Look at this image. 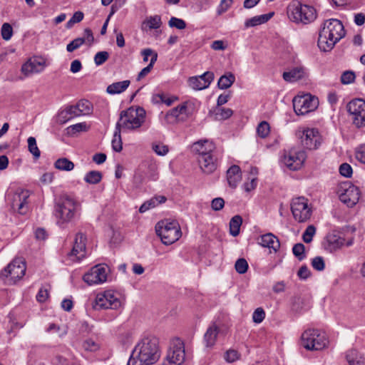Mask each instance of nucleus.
<instances>
[{
  "label": "nucleus",
  "mask_w": 365,
  "mask_h": 365,
  "mask_svg": "<svg viewBox=\"0 0 365 365\" xmlns=\"http://www.w3.org/2000/svg\"><path fill=\"white\" fill-rule=\"evenodd\" d=\"M82 38L85 39V43L89 46H91L94 42V36L92 31L88 28L84 30V36Z\"/></svg>",
  "instance_id": "nucleus-63"
},
{
  "label": "nucleus",
  "mask_w": 365,
  "mask_h": 365,
  "mask_svg": "<svg viewBox=\"0 0 365 365\" xmlns=\"http://www.w3.org/2000/svg\"><path fill=\"white\" fill-rule=\"evenodd\" d=\"M265 317V312L264 309L261 307H259L255 310L252 314L253 322L255 323H261Z\"/></svg>",
  "instance_id": "nucleus-58"
},
{
  "label": "nucleus",
  "mask_w": 365,
  "mask_h": 365,
  "mask_svg": "<svg viewBox=\"0 0 365 365\" xmlns=\"http://www.w3.org/2000/svg\"><path fill=\"white\" fill-rule=\"evenodd\" d=\"M235 268L239 274H245L248 269V263L245 259L240 258L236 261Z\"/></svg>",
  "instance_id": "nucleus-48"
},
{
  "label": "nucleus",
  "mask_w": 365,
  "mask_h": 365,
  "mask_svg": "<svg viewBox=\"0 0 365 365\" xmlns=\"http://www.w3.org/2000/svg\"><path fill=\"white\" fill-rule=\"evenodd\" d=\"M345 357L349 365H360L365 363L364 354L354 349L348 350Z\"/></svg>",
  "instance_id": "nucleus-30"
},
{
  "label": "nucleus",
  "mask_w": 365,
  "mask_h": 365,
  "mask_svg": "<svg viewBox=\"0 0 365 365\" xmlns=\"http://www.w3.org/2000/svg\"><path fill=\"white\" fill-rule=\"evenodd\" d=\"M353 170L351 166L348 163H342L339 166V173L346 178H350L352 175Z\"/></svg>",
  "instance_id": "nucleus-59"
},
{
  "label": "nucleus",
  "mask_w": 365,
  "mask_h": 365,
  "mask_svg": "<svg viewBox=\"0 0 365 365\" xmlns=\"http://www.w3.org/2000/svg\"><path fill=\"white\" fill-rule=\"evenodd\" d=\"M1 34L4 40H10L13 36L12 26L9 23H4L1 26Z\"/></svg>",
  "instance_id": "nucleus-47"
},
{
  "label": "nucleus",
  "mask_w": 365,
  "mask_h": 365,
  "mask_svg": "<svg viewBox=\"0 0 365 365\" xmlns=\"http://www.w3.org/2000/svg\"><path fill=\"white\" fill-rule=\"evenodd\" d=\"M27 142L29 152L34 155L35 159H38L41 155V152L37 146L36 138L34 137H29Z\"/></svg>",
  "instance_id": "nucleus-42"
},
{
  "label": "nucleus",
  "mask_w": 365,
  "mask_h": 365,
  "mask_svg": "<svg viewBox=\"0 0 365 365\" xmlns=\"http://www.w3.org/2000/svg\"><path fill=\"white\" fill-rule=\"evenodd\" d=\"M110 272L106 264H97L93 267L83 277V281L88 285L102 284L107 280Z\"/></svg>",
  "instance_id": "nucleus-16"
},
{
  "label": "nucleus",
  "mask_w": 365,
  "mask_h": 365,
  "mask_svg": "<svg viewBox=\"0 0 365 365\" xmlns=\"http://www.w3.org/2000/svg\"><path fill=\"white\" fill-rule=\"evenodd\" d=\"M302 346L307 350L320 351L326 348L329 341L326 334L319 329H309L302 334Z\"/></svg>",
  "instance_id": "nucleus-7"
},
{
  "label": "nucleus",
  "mask_w": 365,
  "mask_h": 365,
  "mask_svg": "<svg viewBox=\"0 0 365 365\" xmlns=\"http://www.w3.org/2000/svg\"><path fill=\"white\" fill-rule=\"evenodd\" d=\"M227 179L229 185L235 188L242 179L240 168L236 165L231 166L227 171Z\"/></svg>",
  "instance_id": "nucleus-28"
},
{
  "label": "nucleus",
  "mask_w": 365,
  "mask_h": 365,
  "mask_svg": "<svg viewBox=\"0 0 365 365\" xmlns=\"http://www.w3.org/2000/svg\"><path fill=\"white\" fill-rule=\"evenodd\" d=\"M192 106L186 101L168 110L165 116L167 123L184 122L192 115Z\"/></svg>",
  "instance_id": "nucleus-13"
},
{
  "label": "nucleus",
  "mask_w": 365,
  "mask_h": 365,
  "mask_svg": "<svg viewBox=\"0 0 365 365\" xmlns=\"http://www.w3.org/2000/svg\"><path fill=\"white\" fill-rule=\"evenodd\" d=\"M305 247L302 243H297L292 248L294 255L299 260L302 261L306 257L304 253Z\"/></svg>",
  "instance_id": "nucleus-44"
},
{
  "label": "nucleus",
  "mask_w": 365,
  "mask_h": 365,
  "mask_svg": "<svg viewBox=\"0 0 365 365\" xmlns=\"http://www.w3.org/2000/svg\"><path fill=\"white\" fill-rule=\"evenodd\" d=\"M45 68V62L37 59H29L21 66V71L25 77L33 73H41Z\"/></svg>",
  "instance_id": "nucleus-25"
},
{
  "label": "nucleus",
  "mask_w": 365,
  "mask_h": 365,
  "mask_svg": "<svg viewBox=\"0 0 365 365\" xmlns=\"http://www.w3.org/2000/svg\"><path fill=\"white\" fill-rule=\"evenodd\" d=\"M240 354L235 349L227 350L224 356V358L227 363H234L240 359Z\"/></svg>",
  "instance_id": "nucleus-50"
},
{
  "label": "nucleus",
  "mask_w": 365,
  "mask_h": 365,
  "mask_svg": "<svg viewBox=\"0 0 365 365\" xmlns=\"http://www.w3.org/2000/svg\"><path fill=\"white\" fill-rule=\"evenodd\" d=\"M242 223V218L240 215H235L230 220V232L231 235L236 237L239 235Z\"/></svg>",
  "instance_id": "nucleus-35"
},
{
  "label": "nucleus",
  "mask_w": 365,
  "mask_h": 365,
  "mask_svg": "<svg viewBox=\"0 0 365 365\" xmlns=\"http://www.w3.org/2000/svg\"><path fill=\"white\" fill-rule=\"evenodd\" d=\"M316 229L314 226L309 225L307 227L303 233L302 239L304 242L309 243L312 241L313 236L314 235Z\"/></svg>",
  "instance_id": "nucleus-53"
},
{
  "label": "nucleus",
  "mask_w": 365,
  "mask_h": 365,
  "mask_svg": "<svg viewBox=\"0 0 365 365\" xmlns=\"http://www.w3.org/2000/svg\"><path fill=\"white\" fill-rule=\"evenodd\" d=\"M153 150L158 155H165L168 151V147L160 143H154L152 144Z\"/></svg>",
  "instance_id": "nucleus-49"
},
{
  "label": "nucleus",
  "mask_w": 365,
  "mask_h": 365,
  "mask_svg": "<svg viewBox=\"0 0 365 365\" xmlns=\"http://www.w3.org/2000/svg\"><path fill=\"white\" fill-rule=\"evenodd\" d=\"M130 83L129 80L115 82L107 87L106 91L111 95L119 94L125 91L128 88Z\"/></svg>",
  "instance_id": "nucleus-31"
},
{
  "label": "nucleus",
  "mask_w": 365,
  "mask_h": 365,
  "mask_svg": "<svg viewBox=\"0 0 365 365\" xmlns=\"http://www.w3.org/2000/svg\"><path fill=\"white\" fill-rule=\"evenodd\" d=\"M89 129V126L86 122L76 123L68 126L66 130L67 133L70 135H74L81 132H86Z\"/></svg>",
  "instance_id": "nucleus-38"
},
{
  "label": "nucleus",
  "mask_w": 365,
  "mask_h": 365,
  "mask_svg": "<svg viewBox=\"0 0 365 365\" xmlns=\"http://www.w3.org/2000/svg\"><path fill=\"white\" fill-rule=\"evenodd\" d=\"M287 16L292 22L307 24L316 19L317 11L312 6L294 1L287 7Z\"/></svg>",
  "instance_id": "nucleus-5"
},
{
  "label": "nucleus",
  "mask_w": 365,
  "mask_h": 365,
  "mask_svg": "<svg viewBox=\"0 0 365 365\" xmlns=\"http://www.w3.org/2000/svg\"><path fill=\"white\" fill-rule=\"evenodd\" d=\"M302 146L309 150L317 149L322 142L318 129L314 128H299L297 132Z\"/></svg>",
  "instance_id": "nucleus-10"
},
{
  "label": "nucleus",
  "mask_w": 365,
  "mask_h": 365,
  "mask_svg": "<svg viewBox=\"0 0 365 365\" xmlns=\"http://www.w3.org/2000/svg\"><path fill=\"white\" fill-rule=\"evenodd\" d=\"M86 236L78 232L76 235L74 245L71 252L68 254V257L74 260L73 257H75L76 260H80L86 256Z\"/></svg>",
  "instance_id": "nucleus-22"
},
{
  "label": "nucleus",
  "mask_w": 365,
  "mask_h": 365,
  "mask_svg": "<svg viewBox=\"0 0 365 365\" xmlns=\"http://www.w3.org/2000/svg\"><path fill=\"white\" fill-rule=\"evenodd\" d=\"M26 263L22 258L14 259L0 272V278L6 279V283L14 284L25 274Z\"/></svg>",
  "instance_id": "nucleus-9"
},
{
  "label": "nucleus",
  "mask_w": 365,
  "mask_h": 365,
  "mask_svg": "<svg viewBox=\"0 0 365 365\" xmlns=\"http://www.w3.org/2000/svg\"><path fill=\"white\" fill-rule=\"evenodd\" d=\"M120 132L121 130L115 126L113 138L111 142L112 148L115 152H120L123 149Z\"/></svg>",
  "instance_id": "nucleus-37"
},
{
  "label": "nucleus",
  "mask_w": 365,
  "mask_h": 365,
  "mask_svg": "<svg viewBox=\"0 0 365 365\" xmlns=\"http://www.w3.org/2000/svg\"><path fill=\"white\" fill-rule=\"evenodd\" d=\"M312 266L317 271H323L325 268L324 260L322 257H315L312 259Z\"/></svg>",
  "instance_id": "nucleus-55"
},
{
  "label": "nucleus",
  "mask_w": 365,
  "mask_h": 365,
  "mask_svg": "<svg viewBox=\"0 0 365 365\" xmlns=\"http://www.w3.org/2000/svg\"><path fill=\"white\" fill-rule=\"evenodd\" d=\"M145 23L150 29H159L162 24L160 16L158 15L149 17Z\"/></svg>",
  "instance_id": "nucleus-46"
},
{
  "label": "nucleus",
  "mask_w": 365,
  "mask_h": 365,
  "mask_svg": "<svg viewBox=\"0 0 365 365\" xmlns=\"http://www.w3.org/2000/svg\"><path fill=\"white\" fill-rule=\"evenodd\" d=\"M235 81V76L231 72L222 75L217 82V86L220 89H227L230 88Z\"/></svg>",
  "instance_id": "nucleus-33"
},
{
  "label": "nucleus",
  "mask_w": 365,
  "mask_h": 365,
  "mask_svg": "<svg viewBox=\"0 0 365 365\" xmlns=\"http://www.w3.org/2000/svg\"><path fill=\"white\" fill-rule=\"evenodd\" d=\"M109 58L108 51H99L94 56L95 64L98 66L103 64Z\"/></svg>",
  "instance_id": "nucleus-52"
},
{
  "label": "nucleus",
  "mask_w": 365,
  "mask_h": 365,
  "mask_svg": "<svg viewBox=\"0 0 365 365\" xmlns=\"http://www.w3.org/2000/svg\"><path fill=\"white\" fill-rule=\"evenodd\" d=\"M220 329L215 323L212 324L204 334V341L207 347H212L217 341Z\"/></svg>",
  "instance_id": "nucleus-27"
},
{
  "label": "nucleus",
  "mask_w": 365,
  "mask_h": 365,
  "mask_svg": "<svg viewBox=\"0 0 365 365\" xmlns=\"http://www.w3.org/2000/svg\"><path fill=\"white\" fill-rule=\"evenodd\" d=\"M225 200L222 197L214 198L211 202L212 209L215 211H219L224 207Z\"/></svg>",
  "instance_id": "nucleus-60"
},
{
  "label": "nucleus",
  "mask_w": 365,
  "mask_h": 365,
  "mask_svg": "<svg viewBox=\"0 0 365 365\" xmlns=\"http://www.w3.org/2000/svg\"><path fill=\"white\" fill-rule=\"evenodd\" d=\"M264 19H265V18L261 16V15H260V16H256L251 19H247L245 22V28H250V27H253V26H255L257 25L262 24H264L263 23Z\"/></svg>",
  "instance_id": "nucleus-54"
},
{
  "label": "nucleus",
  "mask_w": 365,
  "mask_h": 365,
  "mask_svg": "<svg viewBox=\"0 0 365 365\" xmlns=\"http://www.w3.org/2000/svg\"><path fill=\"white\" fill-rule=\"evenodd\" d=\"M197 160L201 170L205 174H211L217 168V158L215 153L205 156L197 157Z\"/></svg>",
  "instance_id": "nucleus-23"
},
{
  "label": "nucleus",
  "mask_w": 365,
  "mask_h": 365,
  "mask_svg": "<svg viewBox=\"0 0 365 365\" xmlns=\"http://www.w3.org/2000/svg\"><path fill=\"white\" fill-rule=\"evenodd\" d=\"M259 244L262 247L272 249L275 252L280 247L279 240L272 233H267L262 235Z\"/></svg>",
  "instance_id": "nucleus-29"
},
{
  "label": "nucleus",
  "mask_w": 365,
  "mask_h": 365,
  "mask_svg": "<svg viewBox=\"0 0 365 365\" xmlns=\"http://www.w3.org/2000/svg\"><path fill=\"white\" fill-rule=\"evenodd\" d=\"M270 131V127L267 122L262 121L257 128V135L262 138H265L268 136Z\"/></svg>",
  "instance_id": "nucleus-43"
},
{
  "label": "nucleus",
  "mask_w": 365,
  "mask_h": 365,
  "mask_svg": "<svg viewBox=\"0 0 365 365\" xmlns=\"http://www.w3.org/2000/svg\"><path fill=\"white\" fill-rule=\"evenodd\" d=\"M232 0H221V2L217 8L218 15H221L226 12L230 7Z\"/></svg>",
  "instance_id": "nucleus-61"
},
{
  "label": "nucleus",
  "mask_w": 365,
  "mask_h": 365,
  "mask_svg": "<svg viewBox=\"0 0 365 365\" xmlns=\"http://www.w3.org/2000/svg\"><path fill=\"white\" fill-rule=\"evenodd\" d=\"M161 356L158 339L153 336L142 338L135 346L127 365H154Z\"/></svg>",
  "instance_id": "nucleus-1"
},
{
  "label": "nucleus",
  "mask_w": 365,
  "mask_h": 365,
  "mask_svg": "<svg viewBox=\"0 0 365 365\" xmlns=\"http://www.w3.org/2000/svg\"><path fill=\"white\" fill-rule=\"evenodd\" d=\"M83 347L86 351H95L98 349V345L92 339H87L83 344Z\"/></svg>",
  "instance_id": "nucleus-62"
},
{
  "label": "nucleus",
  "mask_w": 365,
  "mask_h": 365,
  "mask_svg": "<svg viewBox=\"0 0 365 365\" xmlns=\"http://www.w3.org/2000/svg\"><path fill=\"white\" fill-rule=\"evenodd\" d=\"M145 120V110L141 107H130L122 110L115 126L120 130H134L142 126Z\"/></svg>",
  "instance_id": "nucleus-4"
},
{
  "label": "nucleus",
  "mask_w": 365,
  "mask_h": 365,
  "mask_svg": "<svg viewBox=\"0 0 365 365\" xmlns=\"http://www.w3.org/2000/svg\"><path fill=\"white\" fill-rule=\"evenodd\" d=\"M81 115L78 109H77V105L70 106L67 107L64 110L61 111L59 114L60 118H63V123L66 122L67 120L73 117Z\"/></svg>",
  "instance_id": "nucleus-34"
},
{
  "label": "nucleus",
  "mask_w": 365,
  "mask_h": 365,
  "mask_svg": "<svg viewBox=\"0 0 365 365\" xmlns=\"http://www.w3.org/2000/svg\"><path fill=\"white\" fill-rule=\"evenodd\" d=\"M54 166L56 169L63 171H71L74 168V164L72 161L66 158L58 159Z\"/></svg>",
  "instance_id": "nucleus-36"
},
{
  "label": "nucleus",
  "mask_w": 365,
  "mask_h": 365,
  "mask_svg": "<svg viewBox=\"0 0 365 365\" xmlns=\"http://www.w3.org/2000/svg\"><path fill=\"white\" fill-rule=\"evenodd\" d=\"M92 308L99 311L101 309L118 310L122 307L120 294L112 290H106L98 293L91 302Z\"/></svg>",
  "instance_id": "nucleus-8"
},
{
  "label": "nucleus",
  "mask_w": 365,
  "mask_h": 365,
  "mask_svg": "<svg viewBox=\"0 0 365 365\" xmlns=\"http://www.w3.org/2000/svg\"><path fill=\"white\" fill-rule=\"evenodd\" d=\"M349 114L352 116V120L356 127L365 126V101L357 98L351 101L347 105Z\"/></svg>",
  "instance_id": "nucleus-17"
},
{
  "label": "nucleus",
  "mask_w": 365,
  "mask_h": 365,
  "mask_svg": "<svg viewBox=\"0 0 365 365\" xmlns=\"http://www.w3.org/2000/svg\"><path fill=\"white\" fill-rule=\"evenodd\" d=\"M168 25L170 27H175L180 30L184 29L186 27L185 21L176 17H171L168 22Z\"/></svg>",
  "instance_id": "nucleus-56"
},
{
  "label": "nucleus",
  "mask_w": 365,
  "mask_h": 365,
  "mask_svg": "<svg viewBox=\"0 0 365 365\" xmlns=\"http://www.w3.org/2000/svg\"><path fill=\"white\" fill-rule=\"evenodd\" d=\"M156 234L164 245H169L175 242L182 235L180 227L177 221L162 220L155 225Z\"/></svg>",
  "instance_id": "nucleus-6"
},
{
  "label": "nucleus",
  "mask_w": 365,
  "mask_h": 365,
  "mask_svg": "<svg viewBox=\"0 0 365 365\" xmlns=\"http://www.w3.org/2000/svg\"><path fill=\"white\" fill-rule=\"evenodd\" d=\"M192 149V151L197 155V157H200L215 153V146L212 141L201 140L193 143Z\"/></svg>",
  "instance_id": "nucleus-24"
},
{
  "label": "nucleus",
  "mask_w": 365,
  "mask_h": 365,
  "mask_svg": "<svg viewBox=\"0 0 365 365\" xmlns=\"http://www.w3.org/2000/svg\"><path fill=\"white\" fill-rule=\"evenodd\" d=\"M81 205L76 198L68 195L61 196L54 207L57 224L63 227L76 217L80 216Z\"/></svg>",
  "instance_id": "nucleus-3"
},
{
  "label": "nucleus",
  "mask_w": 365,
  "mask_h": 365,
  "mask_svg": "<svg viewBox=\"0 0 365 365\" xmlns=\"http://www.w3.org/2000/svg\"><path fill=\"white\" fill-rule=\"evenodd\" d=\"M293 108L297 115H305L314 110L318 105V99L311 94L297 96L293 98Z\"/></svg>",
  "instance_id": "nucleus-12"
},
{
  "label": "nucleus",
  "mask_w": 365,
  "mask_h": 365,
  "mask_svg": "<svg viewBox=\"0 0 365 365\" xmlns=\"http://www.w3.org/2000/svg\"><path fill=\"white\" fill-rule=\"evenodd\" d=\"M338 195L341 202L349 207H352L359 200L360 190L358 187L349 182H344L339 187Z\"/></svg>",
  "instance_id": "nucleus-15"
},
{
  "label": "nucleus",
  "mask_w": 365,
  "mask_h": 365,
  "mask_svg": "<svg viewBox=\"0 0 365 365\" xmlns=\"http://www.w3.org/2000/svg\"><path fill=\"white\" fill-rule=\"evenodd\" d=\"M155 62H156V57L155 55L153 56V58H150L149 64L140 71V73L138 75L137 80L140 81L142 78H143L144 77H145L151 71Z\"/></svg>",
  "instance_id": "nucleus-45"
},
{
  "label": "nucleus",
  "mask_w": 365,
  "mask_h": 365,
  "mask_svg": "<svg viewBox=\"0 0 365 365\" xmlns=\"http://www.w3.org/2000/svg\"><path fill=\"white\" fill-rule=\"evenodd\" d=\"M83 43H85V39L76 38L66 46V50L68 52H73L79 48Z\"/></svg>",
  "instance_id": "nucleus-51"
},
{
  "label": "nucleus",
  "mask_w": 365,
  "mask_h": 365,
  "mask_svg": "<svg viewBox=\"0 0 365 365\" xmlns=\"http://www.w3.org/2000/svg\"><path fill=\"white\" fill-rule=\"evenodd\" d=\"M291 210L294 220L299 222H306L312 215V209L309 205L308 200L304 197H298L292 200Z\"/></svg>",
  "instance_id": "nucleus-14"
},
{
  "label": "nucleus",
  "mask_w": 365,
  "mask_h": 365,
  "mask_svg": "<svg viewBox=\"0 0 365 365\" xmlns=\"http://www.w3.org/2000/svg\"><path fill=\"white\" fill-rule=\"evenodd\" d=\"M102 177L100 171L91 170L86 174L84 180L88 184H97L101 182Z\"/></svg>",
  "instance_id": "nucleus-39"
},
{
  "label": "nucleus",
  "mask_w": 365,
  "mask_h": 365,
  "mask_svg": "<svg viewBox=\"0 0 365 365\" xmlns=\"http://www.w3.org/2000/svg\"><path fill=\"white\" fill-rule=\"evenodd\" d=\"M185 361V351L184 343L182 340L176 339L172 341L164 358L165 363L173 365H182Z\"/></svg>",
  "instance_id": "nucleus-11"
},
{
  "label": "nucleus",
  "mask_w": 365,
  "mask_h": 365,
  "mask_svg": "<svg viewBox=\"0 0 365 365\" xmlns=\"http://www.w3.org/2000/svg\"><path fill=\"white\" fill-rule=\"evenodd\" d=\"M30 192L28 190L18 189L12 195L11 206L13 210L24 215L29 210L28 199Z\"/></svg>",
  "instance_id": "nucleus-19"
},
{
  "label": "nucleus",
  "mask_w": 365,
  "mask_h": 365,
  "mask_svg": "<svg viewBox=\"0 0 365 365\" xmlns=\"http://www.w3.org/2000/svg\"><path fill=\"white\" fill-rule=\"evenodd\" d=\"M233 114L232 109L228 108H216L215 110V119L221 120H226Z\"/></svg>",
  "instance_id": "nucleus-41"
},
{
  "label": "nucleus",
  "mask_w": 365,
  "mask_h": 365,
  "mask_svg": "<svg viewBox=\"0 0 365 365\" xmlns=\"http://www.w3.org/2000/svg\"><path fill=\"white\" fill-rule=\"evenodd\" d=\"M353 244V239H349L346 242L345 241V239L341 237L338 234H336L334 232L329 233L324 241V248L330 252H333L341 247H342L344 245H346L347 247H349L352 245Z\"/></svg>",
  "instance_id": "nucleus-20"
},
{
  "label": "nucleus",
  "mask_w": 365,
  "mask_h": 365,
  "mask_svg": "<svg viewBox=\"0 0 365 365\" xmlns=\"http://www.w3.org/2000/svg\"><path fill=\"white\" fill-rule=\"evenodd\" d=\"M214 80V73L211 71H206L197 76H192L188 79L189 86L196 91H200L209 87Z\"/></svg>",
  "instance_id": "nucleus-21"
},
{
  "label": "nucleus",
  "mask_w": 365,
  "mask_h": 365,
  "mask_svg": "<svg viewBox=\"0 0 365 365\" xmlns=\"http://www.w3.org/2000/svg\"><path fill=\"white\" fill-rule=\"evenodd\" d=\"M166 201L165 196H157L151 198L150 200L144 202L139 208L140 212H145L150 208L155 207L157 205L163 203Z\"/></svg>",
  "instance_id": "nucleus-32"
},
{
  "label": "nucleus",
  "mask_w": 365,
  "mask_h": 365,
  "mask_svg": "<svg viewBox=\"0 0 365 365\" xmlns=\"http://www.w3.org/2000/svg\"><path fill=\"white\" fill-rule=\"evenodd\" d=\"M77 109L80 111L81 115H89L91 113L93 110L92 103L85 99H82L79 101L77 103Z\"/></svg>",
  "instance_id": "nucleus-40"
},
{
  "label": "nucleus",
  "mask_w": 365,
  "mask_h": 365,
  "mask_svg": "<svg viewBox=\"0 0 365 365\" xmlns=\"http://www.w3.org/2000/svg\"><path fill=\"white\" fill-rule=\"evenodd\" d=\"M306 75V70L303 66H297L283 73V79L287 82H295L303 78Z\"/></svg>",
  "instance_id": "nucleus-26"
},
{
  "label": "nucleus",
  "mask_w": 365,
  "mask_h": 365,
  "mask_svg": "<svg viewBox=\"0 0 365 365\" xmlns=\"http://www.w3.org/2000/svg\"><path fill=\"white\" fill-rule=\"evenodd\" d=\"M355 77L354 72L351 71H344L341 76V82L343 84H349L354 82Z\"/></svg>",
  "instance_id": "nucleus-57"
},
{
  "label": "nucleus",
  "mask_w": 365,
  "mask_h": 365,
  "mask_svg": "<svg viewBox=\"0 0 365 365\" xmlns=\"http://www.w3.org/2000/svg\"><path fill=\"white\" fill-rule=\"evenodd\" d=\"M344 35V26L339 20L336 19L327 20L319 31L318 46L324 52L330 51Z\"/></svg>",
  "instance_id": "nucleus-2"
},
{
  "label": "nucleus",
  "mask_w": 365,
  "mask_h": 365,
  "mask_svg": "<svg viewBox=\"0 0 365 365\" xmlns=\"http://www.w3.org/2000/svg\"><path fill=\"white\" fill-rule=\"evenodd\" d=\"M306 158L305 151L301 149L292 148L284 154L283 163L289 170H298L302 167Z\"/></svg>",
  "instance_id": "nucleus-18"
},
{
  "label": "nucleus",
  "mask_w": 365,
  "mask_h": 365,
  "mask_svg": "<svg viewBox=\"0 0 365 365\" xmlns=\"http://www.w3.org/2000/svg\"><path fill=\"white\" fill-rule=\"evenodd\" d=\"M356 158L361 163L365 164V145L358 148L356 151Z\"/></svg>",
  "instance_id": "nucleus-64"
}]
</instances>
